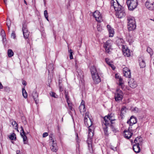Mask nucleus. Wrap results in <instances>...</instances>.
Here are the masks:
<instances>
[{
  "mask_svg": "<svg viewBox=\"0 0 154 154\" xmlns=\"http://www.w3.org/2000/svg\"><path fill=\"white\" fill-rule=\"evenodd\" d=\"M109 126L111 127L112 130L114 132L116 133L117 132V129L116 128H115L113 125L111 124L109 125Z\"/></svg>",
  "mask_w": 154,
  "mask_h": 154,
  "instance_id": "4c0bfd02",
  "label": "nucleus"
},
{
  "mask_svg": "<svg viewBox=\"0 0 154 154\" xmlns=\"http://www.w3.org/2000/svg\"><path fill=\"white\" fill-rule=\"evenodd\" d=\"M78 134H77L76 136V139L77 141H78V140H77V139H78Z\"/></svg>",
  "mask_w": 154,
  "mask_h": 154,
  "instance_id": "69168bd1",
  "label": "nucleus"
},
{
  "mask_svg": "<svg viewBox=\"0 0 154 154\" xmlns=\"http://www.w3.org/2000/svg\"><path fill=\"white\" fill-rule=\"evenodd\" d=\"M50 94L51 96L54 98H57V95L55 93L53 92H51L50 93Z\"/></svg>",
  "mask_w": 154,
  "mask_h": 154,
  "instance_id": "c03bdc74",
  "label": "nucleus"
},
{
  "mask_svg": "<svg viewBox=\"0 0 154 154\" xmlns=\"http://www.w3.org/2000/svg\"><path fill=\"white\" fill-rule=\"evenodd\" d=\"M59 88H60V91H63V88L62 87V86H59Z\"/></svg>",
  "mask_w": 154,
  "mask_h": 154,
  "instance_id": "6e6d98bb",
  "label": "nucleus"
},
{
  "mask_svg": "<svg viewBox=\"0 0 154 154\" xmlns=\"http://www.w3.org/2000/svg\"><path fill=\"white\" fill-rule=\"evenodd\" d=\"M126 3L129 10L133 11L137 5V0H126Z\"/></svg>",
  "mask_w": 154,
  "mask_h": 154,
  "instance_id": "39448f33",
  "label": "nucleus"
},
{
  "mask_svg": "<svg viewBox=\"0 0 154 154\" xmlns=\"http://www.w3.org/2000/svg\"><path fill=\"white\" fill-rule=\"evenodd\" d=\"M89 113L88 112H87L86 113L84 118V119H90V118L89 117Z\"/></svg>",
  "mask_w": 154,
  "mask_h": 154,
  "instance_id": "a18cd8bd",
  "label": "nucleus"
},
{
  "mask_svg": "<svg viewBox=\"0 0 154 154\" xmlns=\"http://www.w3.org/2000/svg\"><path fill=\"white\" fill-rule=\"evenodd\" d=\"M70 53L69 55V58L70 59H72L73 58V56H72V50L70 49L69 51Z\"/></svg>",
  "mask_w": 154,
  "mask_h": 154,
  "instance_id": "49530a36",
  "label": "nucleus"
},
{
  "mask_svg": "<svg viewBox=\"0 0 154 154\" xmlns=\"http://www.w3.org/2000/svg\"><path fill=\"white\" fill-rule=\"evenodd\" d=\"M123 97V93L122 91L119 89H117L114 97L115 100L119 102L122 100Z\"/></svg>",
  "mask_w": 154,
  "mask_h": 154,
  "instance_id": "0eeeda50",
  "label": "nucleus"
},
{
  "mask_svg": "<svg viewBox=\"0 0 154 154\" xmlns=\"http://www.w3.org/2000/svg\"><path fill=\"white\" fill-rule=\"evenodd\" d=\"M107 28L109 34V37H112L114 35V31L113 29L112 28L110 25H107Z\"/></svg>",
  "mask_w": 154,
  "mask_h": 154,
  "instance_id": "f3484780",
  "label": "nucleus"
},
{
  "mask_svg": "<svg viewBox=\"0 0 154 154\" xmlns=\"http://www.w3.org/2000/svg\"><path fill=\"white\" fill-rule=\"evenodd\" d=\"M126 107L125 106H123L121 108V110L120 115L121 116L122 119L123 117V114H124L126 112Z\"/></svg>",
  "mask_w": 154,
  "mask_h": 154,
  "instance_id": "a878e982",
  "label": "nucleus"
},
{
  "mask_svg": "<svg viewBox=\"0 0 154 154\" xmlns=\"http://www.w3.org/2000/svg\"><path fill=\"white\" fill-rule=\"evenodd\" d=\"M48 133L47 132L44 133L43 134V137H45L48 135Z\"/></svg>",
  "mask_w": 154,
  "mask_h": 154,
  "instance_id": "3c124183",
  "label": "nucleus"
},
{
  "mask_svg": "<svg viewBox=\"0 0 154 154\" xmlns=\"http://www.w3.org/2000/svg\"><path fill=\"white\" fill-rule=\"evenodd\" d=\"M24 3L25 4H26V5H27V2H26L25 0H24Z\"/></svg>",
  "mask_w": 154,
  "mask_h": 154,
  "instance_id": "774afa93",
  "label": "nucleus"
},
{
  "mask_svg": "<svg viewBox=\"0 0 154 154\" xmlns=\"http://www.w3.org/2000/svg\"><path fill=\"white\" fill-rule=\"evenodd\" d=\"M131 110L132 111L135 113H137L139 111L138 108L137 107H135L133 108H132Z\"/></svg>",
  "mask_w": 154,
  "mask_h": 154,
  "instance_id": "79ce46f5",
  "label": "nucleus"
},
{
  "mask_svg": "<svg viewBox=\"0 0 154 154\" xmlns=\"http://www.w3.org/2000/svg\"><path fill=\"white\" fill-rule=\"evenodd\" d=\"M97 30L98 31H101V30H102V29L100 27V26H99V25H97Z\"/></svg>",
  "mask_w": 154,
  "mask_h": 154,
  "instance_id": "603ef678",
  "label": "nucleus"
},
{
  "mask_svg": "<svg viewBox=\"0 0 154 154\" xmlns=\"http://www.w3.org/2000/svg\"><path fill=\"white\" fill-rule=\"evenodd\" d=\"M22 31L23 32V33L24 32H29L28 30L26 25L25 24H23Z\"/></svg>",
  "mask_w": 154,
  "mask_h": 154,
  "instance_id": "2f4dec72",
  "label": "nucleus"
},
{
  "mask_svg": "<svg viewBox=\"0 0 154 154\" xmlns=\"http://www.w3.org/2000/svg\"><path fill=\"white\" fill-rule=\"evenodd\" d=\"M84 122L85 125L89 128H90L93 124L90 119H84Z\"/></svg>",
  "mask_w": 154,
  "mask_h": 154,
  "instance_id": "aec40b11",
  "label": "nucleus"
},
{
  "mask_svg": "<svg viewBox=\"0 0 154 154\" xmlns=\"http://www.w3.org/2000/svg\"><path fill=\"white\" fill-rule=\"evenodd\" d=\"M48 69L49 72L50 71H53L54 69L53 66V65L52 64L49 65L48 67Z\"/></svg>",
  "mask_w": 154,
  "mask_h": 154,
  "instance_id": "e433bc0d",
  "label": "nucleus"
},
{
  "mask_svg": "<svg viewBox=\"0 0 154 154\" xmlns=\"http://www.w3.org/2000/svg\"><path fill=\"white\" fill-rule=\"evenodd\" d=\"M78 73V78L80 79V80H82L83 79L84 75L81 69H78L77 71Z\"/></svg>",
  "mask_w": 154,
  "mask_h": 154,
  "instance_id": "b1692460",
  "label": "nucleus"
},
{
  "mask_svg": "<svg viewBox=\"0 0 154 154\" xmlns=\"http://www.w3.org/2000/svg\"><path fill=\"white\" fill-rule=\"evenodd\" d=\"M20 150H17V154H19V153L20 152Z\"/></svg>",
  "mask_w": 154,
  "mask_h": 154,
  "instance_id": "338daca9",
  "label": "nucleus"
},
{
  "mask_svg": "<svg viewBox=\"0 0 154 154\" xmlns=\"http://www.w3.org/2000/svg\"><path fill=\"white\" fill-rule=\"evenodd\" d=\"M111 149L114 151H116L117 150L116 147H113V148L111 147Z\"/></svg>",
  "mask_w": 154,
  "mask_h": 154,
  "instance_id": "13d9d810",
  "label": "nucleus"
},
{
  "mask_svg": "<svg viewBox=\"0 0 154 154\" xmlns=\"http://www.w3.org/2000/svg\"><path fill=\"white\" fill-rule=\"evenodd\" d=\"M104 47L105 49L106 52L109 53L112 50L111 45L110 43V41H107L105 43L104 45Z\"/></svg>",
  "mask_w": 154,
  "mask_h": 154,
  "instance_id": "6e6552de",
  "label": "nucleus"
},
{
  "mask_svg": "<svg viewBox=\"0 0 154 154\" xmlns=\"http://www.w3.org/2000/svg\"><path fill=\"white\" fill-rule=\"evenodd\" d=\"M79 109L80 113L82 114V113L85 111L86 109L85 105H80L79 106Z\"/></svg>",
  "mask_w": 154,
  "mask_h": 154,
  "instance_id": "c756f323",
  "label": "nucleus"
},
{
  "mask_svg": "<svg viewBox=\"0 0 154 154\" xmlns=\"http://www.w3.org/2000/svg\"><path fill=\"white\" fill-rule=\"evenodd\" d=\"M119 85L120 87H121L122 89H124V86L123 83V81L121 77L119 78Z\"/></svg>",
  "mask_w": 154,
  "mask_h": 154,
  "instance_id": "c85d7f7f",
  "label": "nucleus"
},
{
  "mask_svg": "<svg viewBox=\"0 0 154 154\" xmlns=\"http://www.w3.org/2000/svg\"><path fill=\"white\" fill-rule=\"evenodd\" d=\"M22 84L23 85L26 86V85L27 83L26 81H25V80H23L22 82Z\"/></svg>",
  "mask_w": 154,
  "mask_h": 154,
  "instance_id": "5fc2aeb1",
  "label": "nucleus"
},
{
  "mask_svg": "<svg viewBox=\"0 0 154 154\" xmlns=\"http://www.w3.org/2000/svg\"><path fill=\"white\" fill-rule=\"evenodd\" d=\"M20 135L23 138V143L24 144H26L28 143V141L27 140V137L25 133L22 134L20 133Z\"/></svg>",
  "mask_w": 154,
  "mask_h": 154,
  "instance_id": "cd10ccee",
  "label": "nucleus"
},
{
  "mask_svg": "<svg viewBox=\"0 0 154 154\" xmlns=\"http://www.w3.org/2000/svg\"><path fill=\"white\" fill-rule=\"evenodd\" d=\"M10 139L11 140H15L16 138V134L15 133H13L12 134L10 135L9 136Z\"/></svg>",
  "mask_w": 154,
  "mask_h": 154,
  "instance_id": "f704fd0d",
  "label": "nucleus"
},
{
  "mask_svg": "<svg viewBox=\"0 0 154 154\" xmlns=\"http://www.w3.org/2000/svg\"><path fill=\"white\" fill-rule=\"evenodd\" d=\"M124 132L125 133V137L127 139H129L131 138L133 134V133L129 131H125V130Z\"/></svg>",
  "mask_w": 154,
  "mask_h": 154,
  "instance_id": "4be33fe9",
  "label": "nucleus"
},
{
  "mask_svg": "<svg viewBox=\"0 0 154 154\" xmlns=\"http://www.w3.org/2000/svg\"><path fill=\"white\" fill-rule=\"evenodd\" d=\"M137 121L136 118L134 116H132L131 117L130 119L127 121V123L129 124L130 126H131L133 124L136 123L137 122Z\"/></svg>",
  "mask_w": 154,
  "mask_h": 154,
  "instance_id": "4468645a",
  "label": "nucleus"
},
{
  "mask_svg": "<svg viewBox=\"0 0 154 154\" xmlns=\"http://www.w3.org/2000/svg\"><path fill=\"white\" fill-rule=\"evenodd\" d=\"M123 52V54L125 56L128 57L130 55V52L129 49L127 48L126 49L125 48L122 49Z\"/></svg>",
  "mask_w": 154,
  "mask_h": 154,
  "instance_id": "5701e85b",
  "label": "nucleus"
},
{
  "mask_svg": "<svg viewBox=\"0 0 154 154\" xmlns=\"http://www.w3.org/2000/svg\"><path fill=\"white\" fill-rule=\"evenodd\" d=\"M65 98L66 99L67 103L71 102L68 94V93L66 91L65 92Z\"/></svg>",
  "mask_w": 154,
  "mask_h": 154,
  "instance_id": "7c9ffc66",
  "label": "nucleus"
},
{
  "mask_svg": "<svg viewBox=\"0 0 154 154\" xmlns=\"http://www.w3.org/2000/svg\"><path fill=\"white\" fill-rule=\"evenodd\" d=\"M144 57L143 56L140 57L138 59L139 65L140 68H144Z\"/></svg>",
  "mask_w": 154,
  "mask_h": 154,
  "instance_id": "dca6fc26",
  "label": "nucleus"
},
{
  "mask_svg": "<svg viewBox=\"0 0 154 154\" xmlns=\"http://www.w3.org/2000/svg\"><path fill=\"white\" fill-rule=\"evenodd\" d=\"M110 67H111L112 69L114 70L115 69V67L113 65V66H110Z\"/></svg>",
  "mask_w": 154,
  "mask_h": 154,
  "instance_id": "0e129e2a",
  "label": "nucleus"
},
{
  "mask_svg": "<svg viewBox=\"0 0 154 154\" xmlns=\"http://www.w3.org/2000/svg\"><path fill=\"white\" fill-rule=\"evenodd\" d=\"M11 37L14 39L16 37L14 31H13L11 34Z\"/></svg>",
  "mask_w": 154,
  "mask_h": 154,
  "instance_id": "de8ad7c7",
  "label": "nucleus"
},
{
  "mask_svg": "<svg viewBox=\"0 0 154 154\" xmlns=\"http://www.w3.org/2000/svg\"><path fill=\"white\" fill-rule=\"evenodd\" d=\"M115 2L114 0H112L111 2V6L113 7L115 11H116V15L118 18H122L124 17L126 13L124 8L122 7V6L119 5V3L117 1Z\"/></svg>",
  "mask_w": 154,
  "mask_h": 154,
  "instance_id": "f257e3e1",
  "label": "nucleus"
},
{
  "mask_svg": "<svg viewBox=\"0 0 154 154\" xmlns=\"http://www.w3.org/2000/svg\"><path fill=\"white\" fill-rule=\"evenodd\" d=\"M50 139L52 142V145L50 147L51 150L53 152H56L58 149L57 143L56 142L52 139L51 137H50Z\"/></svg>",
  "mask_w": 154,
  "mask_h": 154,
  "instance_id": "9b49d317",
  "label": "nucleus"
},
{
  "mask_svg": "<svg viewBox=\"0 0 154 154\" xmlns=\"http://www.w3.org/2000/svg\"><path fill=\"white\" fill-rule=\"evenodd\" d=\"M23 36L25 38L27 39L29 37V32H26L24 33V32L23 33Z\"/></svg>",
  "mask_w": 154,
  "mask_h": 154,
  "instance_id": "a19ab883",
  "label": "nucleus"
},
{
  "mask_svg": "<svg viewBox=\"0 0 154 154\" xmlns=\"http://www.w3.org/2000/svg\"><path fill=\"white\" fill-rule=\"evenodd\" d=\"M90 70L93 80L94 83L97 84L99 83L101 81V79L95 67L94 66H91Z\"/></svg>",
  "mask_w": 154,
  "mask_h": 154,
  "instance_id": "f03ea898",
  "label": "nucleus"
},
{
  "mask_svg": "<svg viewBox=\"0 0 154 154\" xmlns=\"http://www.w3.org/2000/svg\"><path fill=\"white\" fill-rule=\"evenodd\" d=\"M104 126L103 127V130L104 131V134L105 135L107 136L109 134L108 132V129H107V126H109V125H106L105 124V122H103Z\"/></svg>",
  "mask_w": 154,
  "mask_h": 154,
  "instance_id": "bb28decb",
  "label": "nucleus"
},
{
  "mask_svg": "<svg viewBox=\"0 0 154 154\" xmlns=\"http://www.w3.org/2000/svg\"><path fill=\"white\" fill-rule=\"evenodd\" d=\"M20 128L21 129V131H22V132H21L20 133L23 134V133H25L24 131L23 128V127L22 126H21Z\"/></svg>",
  "mask_w": 154,
  "mask_h": 154,
  "instance_id": "864d4df0",
  "label": "nucleus"
},
{
  "mask_svg": "<svg viewBox=\"0 0 154 154\" xmlns=\"http://www.w3.org/2000/svg\"><path fill=\"white\" fill-rule=\"evenodd\" d=\"M1 35H2V37L3 38V40L4 41V37H5V31L3 29L2 30L1 32Z\"/></svg>",
  "mask_w": 154,
  "mask_h": 154,
  "instance_id": "37998d69",
  "label": "nucleus"
},
{
  "mask_svg": "<svg viewBox=\"0 0 154 154\" xmlns=\"http://www.w3.org/2000/svg\"><path fill=\"white\" fill-rule=\"evenodd\" d=\"M93 130L89 128L88 129V140H92V139L94 135Z\"/></svg>",
  "mask_w": 154,
  "mask_h": 154,
  "instance_id": "a211bd4d",
  "label": "nucleus"
},
{
  "mask_svg": "<svg viewBox=\"0 0 154 154\" xmlns=\"http://www.w3.org/2000/svg\"><path fill=\"white\" fill-rule=\"evenodd\" d=\"M103 119L106 125H109L110 124H112L114 123L113 121L116 120L113 114H109L107 116H105Z\"/></svg>",
  "mask_w": 154,
  "mask_h": 154,
  "instance_id": "423d86ee",
  "label": "nucleus"
},
{
  "mask_svg": "<svg viewBox=\"0 0 154 154\" xmlns=\"http://www.w3.org/2000/svg\"><path fill=\"white\" fill-rule=\"evenodd\" d=\"M32 96L35 103L37 104L38 103V94L36 91H34L32 94Z\"/></svg>",
  "mask_w": 154,
  "mask_h": 154,
  "instance_id": "412c9836",
  "label": "nucleus"
},
{
  "mask_svg": "<svg viewBox=\"0 0 154 154\" xmlns=\"http://www.w3.org/2000/svg\"><path fill=\"white\" fill-rule=\"evenodd\" d=\"M8 54L9 57H11L13 56L14 53L11 49H9L8 51Z\"/></svg>",
  "mask_w": 154,
  "mask_h": 154,
  "instance_id": "473e14b6",
  "label": "nucleus"
},
{
  "mask_svg": "<svg viewBox=\"0 0 154 154\" xmlns=\"http://www.w3.org/2000/svg\"><path fill=\"white\" fill-rule=\"evenodd\" d=\"M124 75L126 78H130L131 77V73L130 70L127 67L123 69Z\"/></svg>",
  "mask_w": 154,
  "mask_h": 154,
  "instance_id": "f8f14e48",
  "label": "nucleus"
},
{
  "mask_svg": "<svg viewBox=\"0 0 154 154\" xmlns=\"http://www.w3.org/2000/svg\"><path fill=\"white\" fill-rule=\"evenodd\" d=\"M116 43L120 48H121L122 49H123L125 47L124 45V41L122 38L117 37L116 41Z\"/></svg>",
  "mask_w": 154,
  "mask_h": 154,
  "instance_id": "9d476101",
  "label": "nucleus"
},
{
  "mask_svg": "<svg viewBox=\"0 0 154 154\" xmlns=\"http://www.w3.org/2000/svg\"><path fill=\"white\" fill-rule=\"evenodd\" d=\"M143 140L140 136L137 137L134 140V142L136 144H134L133 146V150L137 153L140 152V149L139 146L142 145Z\"/></svg>",
  "mask_w": 154,
  "mask_h": 154,
  "instance_id": "7ed1b4c3",
  "label": "nucleus"
},
{
  "mask_svg": "<svg viewBox=\"0 0 154 154\" xmlns=\"http://www.w3.org/2000/svg\"><path fill=\"white\" fill-rule=\"evenodd\" d=\"M93 16L95 18L96 20L98 22H101L103 20L101 14L98 11H95L93 13Z\"/></svg>",
  "mask_w": 154,
  "mask_h": 154,
  "instance_id": "1a4fd4ad",
  "label": "nucleus"
},
{
  "mask_svg": "<svg viewBox=\"0 0 154 154\" xmlns=\"http://www.w3.org/2000/svg\"><path fill=\"white\" fill-rule=\"evenodd\" d=\"M115 78H118L119 79V78H120L119 76L117 74H116L115 75Z\"/></svg>",
  "mask_w": 154,
  "mask_h": 154,
  "instance_id": "4d7b16f0",
  "label": "nucleus"
},
{
  "mask_svg": "<svg viewBox=\"0 0 154 154\" xmlns=\"http://www.w3.org/2000/svg\"><path fill=\"white\" fill-rule=\"evenodd\" d=\"M146 51L150 54V56L152 55L153 51L151 48L149 47L147 48L146 49Z\"/></svg>",
  "mask_w": 154,
  "mask_h": 154,
  "instance_id": "c9c22d12",
  "label": "nucleus"
},
{
  "mask_svg": "<svg viewBox=\"0 0 154 154\" xmlns=\"http://www.w3.org/2000/svg\"><path fill=\"white\" fill-rule=\"evenodd\" d=\"M87 143L88 145V149L91 153L93 152V146L92 145V140H87Z\"/></svg>",
  "mask_w": 154,
  "mask_h": 154,
  "instance_id": "6ab92c4d",
  "label": "nucleus"
},
{
  "mask_svg": "<svg viewBox=\"0 0 154 154\" xmlns=\"http://www.w3.org/2000/svg\"><path fill=\"white\" fill-rule=\"evenodd\" d=\"M80 105H85V102H84V101H83V100H82Z\"/></svg>",
  "mask_w": 154,
  "mask_h": 154,
  "instance_id": "052dcab7",
  "label": "nucleus"
},
{
  "mask_svg": "<svg viewBox=\"0 0 154 154\" xmlns=\"http://www.w3.org/2000/svg\"><path fill=\"white\" fill-rule=\"evenodd\" d=\"M128 26V30L131 31L134 30L136 26L134 18L131 16H128L127 17Z\"/></svg>",
  "mask_w": 154,
  "mask_h": 154,
  "instance_id": "20e7f679",
  "label": "nucleus"
},
{
  "mask_svg": "<svg viewBox=\"0 0 154 154\" xmlns=\"http://www.w3.org/2000/svg\"><path fill=\"white\" fill-rule=\"evenodd\" d=\"M23 95L25 98H27V92H25V93H23Z\"/></svg>",
  "mask_w": 154,
  "mask_h": 154,
  "instance_id": "09e8293b",
  "label": "nucleus"
},
{
  "mask_svg": "<svg viewBox=\"0 0 154 154\" xmlns=\"http://www.w3.org/2000/svg\"><path fill=\"white\" fill-rule=\"evenodd\" d=\"M145 5L149 10H152L154 9V2L150 3L149 1H147L145 3Z\"/></svg>",
  "mask_w": 154,
  "mask_h": 154,
  "instance_id": "ddd939ff",
  "label": "nucleus"
},
{
  "mask_svg": "<svg viewBox=\"0 0 154 154\" xmlns=\"http://www.w3.org/2000/svg\"><path fill=\"white\" fill-rule=\"evenodd\" d=\"M7 25L8 26V27H9V26H10L11 25V22L10 21H7Z\"/></svg>",
  "mask_w": 154,
  "mask_h": 154,
  "instance_id": "8fccbe9b",
  "label": "nucleus"
},
{
  "mask_svg": "<svg viewBox=\"0 0 154 154\" xmlns=\"http://www.w3.org/2000/svg\"><path fill=\"white\" fill-rule=\"evenodd\" d=\"M25 92H26V90H25L24 88H23L22 89V93L23 94V93H25Z\"/></svg>",
  "mask_w": 154,
  "mask_h": 154,
  "instance_id": "bf43d9fd",
  "label": "nucleus"
},
{
  "mask_svg": "<svg viewBox=\"0 0 154 154\" xmlns=\"http://www.w3.org/2000/svg\"><path fill=\"white\" fill-rule=\"evenodd\" d=\"M75 68L77 71V70H78V69H77L78 67L77 66V65L76 63H75Z\"/></svg>",
  "mask_w": 154,
  "mask_h": 154,
  "instance_id": "e2e57ef3",
  "label": "nucleus"
},
{
  "mask_svg": "<svg viewBox=\"0 0 154 154\" xmlns=\"http://www.w3.org/2000/svg\"><path fill=\"white\" fill-rule=\"evenodd\" d=\"M44 15L46 19L49 21V19L48 18V15L47 10H45L44 11Z\"/></svg>",
  "mask_w": 154,
  "mask_h": 154,
  "instance_id": "ea45409f",
  "label": "nucleus"
},
{
  "mask_svg": "<svg viewBox=\"0 0 154 154\" xmlns=\"http://www.w3.org/2000/svg\"><path fill=\"white\" fill-rule=\"evenodd\" d=\"M128 83L130 87L132 88H136L137 85L136 82L133 79H130Z\"/></svg>",
  "mask_w": 154,
  "mask_h": 154,
  "instance_id": "2eb2a0df",
  "label": "nucleus"
},
{
  "mask_svg": "<svg viewBox=\"0 0 154 154\" xmlns=\"http://www.w3.org/2000/svg\"><path fill=\"white\" fill-rule=\"evenodd\" d=\"M3 88V86L0 82V89H2Z\"/></svg>",
  "mask_w": 154,
  "mask_h": 154,
  "instance_id": "680f3d73",
  "label": "nucleus"
},
{
  "mask_svg": "<svg viewBox=\"0 0 154 154\" xmlns=\"http://www.w3.org/2000/svg\"><path fill=\"white\" fill-rule=\"evenodd\" d=\"M105 61L106 63L109 66H113L112 64V62L108 58H106L105 59Z\"/></svg>",
  "mask_w": 154,
  "mask_h": 154,
  "instance_id": "72a5a7b5",
  "label": "nucleus"
},
{
  "mask_svg": "<svg viewBox=\"0 0 154 154\" xmlns=\"http://www.w3.org/2000/svg\"><path fill=\"white\" fill-rule=\"evenodd\" d=\"M69 109V114L72 117V114L71 111H73L75 112V110L72 107V103L71 102L67 103Z\"/></svg>",
  "mask_w": 154,
  "mask_h": 154,
  "instance_id": "393cba45",
  "label": "nucleus"
},
{
  "mask_svg": "<svg viewBox=\"0 0 154 154\" xmlns=\"http://www.w3.org/2000/svg\"><path fill=\"white\" fill-rule=\"evenodd\" d=\"M11 124L13 125V126H14L15 125V129L17 130L18 124H17V123L15 121H13L12 122H11Z\"/></svg>",
  "mask_w": 154,
  "mask_h": 154,
  "instance_id": "58836bf2",
  "label": "nucleus"
}]
</instances>
